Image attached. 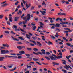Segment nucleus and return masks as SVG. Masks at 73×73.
I'll use <instances>...</instances> for the list:
<instances>
[{"label":"nucleus","instance_id":"obj_1","mask_svg":"<svg viewBox=\"0 0 73 73\" xmlns=\"http://www.w3.org/2000/svg\"><path fill=\"white\" fill-rule=\"evenodd\" d=\"M9 53V51L7 50H1V53L2 54H5V53Z\"/></svg>","mask_w":73,"mask_h":73},{"label":"nucleus","instance_id":"obj_2","mask_svg":"<svg viewBox=\"0 0 73 73\" xmlns=\"http://www.w3.org/2000/svg\"><path fill=\"white\" fill-rule=\"evenodd\" d=\"M66 67L64 66V68H65V69H66L67 70H69L68 69H69V68L70 69H73L72 68V67H70V66L69 65H68V66L67 65H66Z\"/></svg>","mask_w":73,"mask_h":73},{"label":"nucleus","instance_id":"obj_3","mask_svg":"<svg viewBox=\"0 0 73 73\" xmlns=\"http://www.w3.org/2000/svg\"><path fill=\"white\" fill-rule=\"evenodd\" d=\"M33 53L34 54H35V55H37L38 56V55H39V54H41V55H42V54L40 52H38L37 53H36L35 52H33Z\"/></svg>","mask_w":73,"mask_h":73},{"label":"nucleus","instance_id":"obj_4","mask_svg":"<svg viewBox=\"0 0 73 73\" xmlns=\"http://www.w3.org/2000/svg\"><path fill=\"white\" fill-rule=\"evenodd\" d=\"M52 64L54 65H53V66H55V65H57L58 66L60 65V64H59V63H57L56 62H52Z\"/></svg>","mask_w":73,"mask_h":73},{"label":"nucleus","instance_id":"obj_5","mask_svg":"<svg viewBox=\"0 0 73 73\" xmlns=\"http://www.w3.org/2000/svg\"><path fill=\"white\" fill-rule=\"evenodd\" d=\"M27 16L28 17L27 18V20H28V21H29V20H30V19H31V15L28 14Z\"/></svg>","mask_w":73,"mask_h":73},{"label":"nucleus","instance_id":"obj_6","mask_svg":"<svg viewBox=\"0 0 73 73\" xmlns=\"http://www.w3.org/2000/svg\"><path fill=\"white\" fill-rule=\"evenodd\" d=\"M31 3L29 4V5H28L27 3L26 4V9H27V8H28L29 7H31Z\"/></svg>","mask_w":73,"mask_h":73},{"label":"nucleus","instance_id":"obj_7","mask_svg":"<svg viewBox=\"0 0 73 73\" xmlns=\"http://www.w3.org/2000/svg\"><path fill=\"white\" fill-rule=\"evenodd\" d=\"M52 56H54V60H55V61H57V56L53 54H52Z\"/></svg>","mask_w":73,"mask_h":73},{"label":"nucleus","instance_id":"obj_8","mask_svg":"<svg viewBox=\"0 0 73 73\" xmlns=\"http://www.w3.org/2000/svg\"><path fill=\"white\" fill-rule=\"evenodd\" d=\"M58 15H63L64 16H66V14L65 13H62L61 12H60L58 13Z\"/></svg>","mask_w":73,"mask_h":73},{"label":"nucleus","instance_id":"obj_9","mask_svg":"<svg viewBox=\"0 0 73 73\" xmlns=\"http://www.w3.org/2000/svg\"><path fill=\"white\" fill-rule=\"evenodd\" d=\"M11 37L13 40H15V41H19V40L18 39H16V38H15L14 37L12 36Z\"/></svg>","mask_w":73,"mask_h":73},{"label":"nucleus","instance_id":"obj_10","mask_svg":"<svg viewBox=\"0 0 73 73\" xmlns=\"http://www.w3.org/2000/svg\"><path fill=\"white\" fill-rule=\"evenodd\" d=\"M20 54H25V52L24 51H20L19 52Z\"/></svg>","mask_w":73,"mask_h":73},{"label":"nucleus","instance_id":"obj_11","mask_svg":"<svg viewBox=\"0 0 73 73\" xmlns=\"http://www.w3.org/2000/svg\"><path fill=\"white\" fill-rule=\"evenodd\" d=\"M61 25L60 24L58 23H56V24L55 27H57V28H59L60 26H61Z\"/></svg>","mask_w":73,"mask_h":73},{"label":"nucleus","instance_id":"obj_12","mask_svg":"<svg viewBox=\"0 0 73 73\" xmlns=\"http://www.w3.org/2000/svg\"><path fill=\"white\" fill-rule=\"evenodd\" d=\"M49 57H50V58L51 60L52 61H53L54 60V57L53 56H49Z\"/></svg>","mask_w":73,"mask_h":73},{"label":"nucleus","instance_id":"obj_13","mask_svg":"<svg viewBox=\"0 0 73 73\" xmlns=\"http://www.w3.org/2000/svg\"><path fill=\"white\" fill-rule=\"evenodd\" d=\"M37 43V45H39V46H42V44H41V43H40L39 42H36Z\"/></svg>","mask_w":73,"mask_h":73},{"label":"nucleus","instance_id":"obj_14","mask_svg":"<svg viewBox=\"0 0 73 73\" xmlns=\"http://www.w3.org/2000/svg\"><path fill=\"white\" fill-rule=\"evenodd\" d=\"M19 12H18L17 13L18 15H21L22 14V11L21 10H19Z\"/></svg>","mask_w":73,"mask_h":73},{"label":"nucleus","instance_id":"obj_15","mask_svg":"<svg viewBox=\"0 0 73 73\" xmlns=\"http://www.w3.org/2000/svg\"><path fill=\"white\" fill-rule=\"evenodd\" d=\"M27 21H28V20H27V19L25 21H23V22H22V24H26V23H27Z\"/></svg>","mask_w":73,"mask_h":73},{"label":"nucleus","instance_id":"obj_16","mask_svg":"<svg viewBox=\"0 0 73 73\" xmlns=\"http://www.w3.org/2000/svg\"><path fill=\"white\" fill-rule=\"evenodd\" d=\"M9 21L11 23L12 22V17H9Z\"/></svg>","mask_w":73,"mask_h":73},{"label":"nucleus","instance_id":"obj_17","mask_svg":"<svg viewBox=\"0 0 73 73\" xmlns=\"http://www.w3.org/2000/svg\"><path fill=\"white\" fill-rule=\"evenodd\" d=\"M33 50L35 52H37V51H38V49L36 48H33Z\"/></svg>","mask_w":73,"mask_h":73},{"label":"nucleus","instance_id":"obj_18","mask_svg":"<svg viewBox=\"0 0 73 73\" xmlns=\"http://www.w3.org/2000/svg\"><path fill=\"white\" fill-rule=\"evenodd\" d=\"M21 40H24V39L22 37H18Z\"/></svg>","mask_w":73,"mask_h":73},{"label":"nucleus","instance_id":"obj_19","mask_svg":"<svg viewBox=\"0 0 73 73\" xmlns=\"http://www.w3.org/2000/svg\"><path fill=\"white\" fill-rule=\"evenodd\" d=\"M3 59H4V57H0V61H4Z\"/></svg>","mask_w":73,"mask_h":73},{"label":"nucleus","instance_id":"obj_20","mask_svg":"<svg viewBox=\"0 0 73 73\" xmlns=\"http://www.w3.org/2000/svg\"><path fill=\"white\" fill-rule=\"evenodd\" d=\"M62 61H64V62H63V64H64V65H66V62L65 60H62Z\"/></svg>","mask_w":73,"mask_h":73},{"label":"nucleus","instance_id":"obj_21","mask_svg":"<svg viewBox=\"0 0 73 73\" xmlns=\"http://www.w3.org/2000/svg\"><path fill=\"white\" fill-rule=\"evenodd\" d=\"M12 28L13 29H14V28H15V29H17V26L14 25L12 27Z\"/></svg>","mask_w":73,"mask_h":73},{"label":"nucleus","instance_id":"obj_22","mask_svg":"<svg viewBox=\"0 0 73 73\" xmlns=\"http://www.w3.org/2000/svg\"><path fill=\"white\" fill-rule=\"evenodd\" d=\"M17 49H19V50H21V46H17Z\"/></svg>","mask_w":73,"mask_h":73},{"label":"nucleus","instance_id":"obj_23","mask_svg":"<svg viewBox=\"0 0 73 73\" xmlns=\"http://www.w3.org/2000/svg\"><path fill=\"white\" fill-rule=\"evenodd\" d=\"M4 17V15L1 14L0 15V19H1Z\"/></svg>","mask_w":73,"mask_h":73},{"label":"nucleus","instance_id":"obj_24","mask_svg":"<svg viewBox=\"0 0 73 73\" xmlns=\"http://www.w3.org/2000/svg\"><path fill=\"white\" fill-rule=\"evenodd\" d=\"M36 26H35L33 27V31H35V30H36Z\"/></svg>","mask_w":73,"mask_h":73},{"label":"nucleus","instance_id":"obj_25","mask_svg":"<svg viewBox=\"0 0 73 73\" xmlns=\"http://www.w3.org/2000/svg\"><path fill=\"white\" fill-rule=\"evenodd\" d=\"M35 37L36 38H35V37H33L32 38L33 39V40H36L37 38L36 37Z\"/></svg>","mask_w":73,"mask_h":73},{"label":"nucleus","instance_id":"obj_26","mask_svg":"<svg viewBox=\"0 0 73 73\" xmlns=\"http://www.w3.org/2000/svg\"><path fill=\"white\" fill-rule=\"evenodd\" d=\"M45 58H46L47 59V60H50V58H49V57L45 56Z\"/></svg>","mask_w":73,"mask_h":73},{"label":"nucleus","instance_id":"obj_27","mask_svg":"<svg viewBox=\"0 0 73 73\" xmlns=\"http://www.w3.org/2000/svg\"><path fill=\"white\" fill-rule=\"evenodd\" d=\"M62 71H63V73H67V72H66V70H65V69H62Z\"/></svg>","mask_w":73,"mask_h":73},{"label":"nucleus","instance_id":"obj_28","mask_svg":"<svg viewBox=\"0 0 73 73\" xmlns=\"http://www.w3.org/2000/svg\"><path fill=\"white\" fill-rule=\"evenodd\" d=\"M16 69V67H15L14 69L11 70L10 72H12V71H14V70H15Z\"/></svg>","mask_w":73,"mask_h":73},{"label":"nucleus","instance_id":"obj_29","mask_svg":"<svg viewBox=\"0 0 73 73\" xmlns=\"http://www.w3.org/2000/svg\"><path fill=\"white\" fill-rule=\"evenodd\" d=\"M7 5H8V4L7 3H5V4H3L2 5V7H5V6H7Z\"/></svg>","mask_w":73,"mask_h":73},{"label":"nucleus","instance_id":"obj_30","mask_svg":"<svg viewBox=\"0 0 73 73\" xmlns=\"http://www.w3.org/2000/svg\"><path fill=\"white\" fill-rule=\"evenodd\" d=\"M33 61H38V59H36L35 58H33Z\"/></svg>","mask_w":73,"mask_h":73},{"label":"nucleus","instance_id":"obj_31","mask_svg":"<svg viewBox=\"0 0 73 73\" xmlns=\"http://www.w3.org/2000/svg\"><path fill=\"white\" fill-rule=\"evenodd\" d=\"M66 45H67V46H71V44L70 43H66Z\"/></svg>","mask_w":73,"mask_h":73},{"label":"nucleus","instance_id":"obj_32","mask_svg":"<svg viewBox=\"0 0 73 73\" xmlns=\"http://www.w3.org/2000/svg\"><path fill=\"white\" fill-rule=\"evenodd\" d=\"M50 44H51V45H53V44L52 43V42H50V41H49L48 42V45H50Z\"/></svg>","mask_w":73,"mask_h":73},{"label":"nucleus","instance_id":"obj_33","mask_svg":"<svg viewBox=\"0 0 73 73\" xmlns=\"http://www.w3.org/2000/svg\"><path fill=\"white\" fill-rule=\"evenodd\" d=\"M5 33H7V34H9V31H5Z\"/></svg>","mask_w":73,"mask_h":73},{"label":"nucleus","instance_id":"obj_34","mask_svg":"<svg viewBox=\"0 0 73 73\" xmlns=\"http://www.w3.org/2000/svg\"><path fill=\"white\" fill-rule=\"evenodd\" d=\"M27 49L28 50H30V51L32 50V48H27Z\"/></svg>","mask_w":73,"mask_h":73},{"label":"nucleus","instance_id":"obj_35","mask_svg":"<svg viewBox=\"0 0 73 73\" xmlns=\"http://www.w3.org/2000/svg\"><path fill=\"white\" fill-rule=\"evenodd\" d=\"M70 6H71V5L68 6L67 7V8H68V9H70V8H72V7Z\"/></svg>","mask_w":73,"mask_h":73},{"label":"nucleus","instance_id":"obj_36","mask_svg":"<svg viewBox=\"0 0 73 73\" xmlns=\"http://www.w3.org/2000/svg\"><path fill=\"white\" fill-rule=\"evenodd\" d=\"M53 25H54V26H52L51 27V28L52 29H54L55 28V27H54V26H55V24H53Z\"/></svg>","mask_w":73,"mask_h":73},{"label":"nucleus","instance_id":"obj_37","mask_svg":"<svg viewBox=\"0 0 73 73\" xmlns=\"http://www.w3.org/2000/svg\"><path fill=\"white\" fill-rule=\"evenodd\" d=\"M36 62V63H37V64H38L39 65H42V64L40 63V62Z\"/></svg>","mask_w":73,"mask_h":73},{"label":"nucleus","instance_id":"obj_38","mask_svg":"<svg viewBox=\"0 0 73 73\" xmlns=\"http://www.w3.org/2000/svg\"><path fill=\"white\" fill-rule=\"evenodd\" d=\"M0 48V50H2V49H5V48L3 47H1Z\"/></svg>","mask_w":73,"mask_h":73},{"label":"nucleus","instance_id":"obj_39","mask_svg":"<svg viewBox=\"0 0 73 73\" xmlns=\"http://www.w3.org/2000/svg\"><path fill=\"white\" fill-rule=\"evenodd\" d=\"M69 19L70 20H73V18L72 17H69Z\"/></svg>","mask_w":73,"mask_h":73},{"label":"nucleus","instance_id":"obj_40","mask_svg":"<svg viewBox=\"0 0 73 73\" xmlns=\"http://www.w3.org/2000/svg\"><path fill=\"white\" fill-rule=\"evenodd\" d=\"M22 22L21 21H19L18 23L19 25H21V24H22Z\"/></svg>","mask_w":73,"mask_h":73},{"label":"nucleus","instance_id":"obj_41","mask_svg":"<svg viewBox=\"0 0 73 73\" xmlns=\"http://www.w3.org/2000/svg\"><path fill=\"white\" fill-rule=\"evenodd\" d=\"M25 56L27 57H30V55L29 54H25Z\"/></svg>","mask_w":73,"mask_h":73},{"label":"nucleus","instance_id":"obj_42","mask_svg":"<svg viewBox=\"0 0 73 73\" xmlns=\"http://www.w3.org/2000/svg\"><path fill=\"white\" fill-rule=\"evenodd\" d=\"M34 8H35V7H33V6L31 7V11H32V10H33V9Z\"/></svg>","mask_w":73,"mask_h":73},{"label":"nucleus","instance_id":"obj_43","mask_svg":"<svg viewBox=\"0 0 73 73\" xmlns=\"http://www.w3.org/2000/svg\"><path fill=\"white\" fill-rule=\"evenodd\" d=\"M7 23L8 25H11V22L10 21H7Z\"/></svg>","mask_w":73,"mask_h":73},{"label":"nucleus","instance_id":"obj_44","mask_svg":"<svg viewBox=\"0 0 73 73\" xmlns=\"http://www.w3.org/2000/svg\"><path fill=\"white\" fill-rule=\"evenodd\" d=\"M65 22H62L60 23V24H61V25H64V24H65Z\"/></svg>","mask_w":73,"mask_h":73},{"label":"nucleus","instance_id":"obj_45","mask_svg":"<svg viewBox=\"0 0 73 73\" xmlns=\"http://www.w3.org/2000/svg\"><path fill=\"white\" fill-rule=\"evenodd\" d=\"M46 54L47 55H49V54H50V53L48 52H46Z\"/></svg>","mask_w":73,"mask_h":73},{"label":"nucleus","instance_id":"obj_46","mask_svg":"<svg viewBox=\"0 0 73 73\" xmlns=\"http://www.w3.org/2000/svg\"><path fill=\"white\" fill-rule=\"evenodd\" d=\"M36 70H37V68H34L33 69V71H35Z\"/></svg>","mask_w":73,"mask_h":73},{"label":"nucleus","instance_id":"obj_47","mask_svg":"<svg viewBox=\"0 0 73 73\" xmlns=\"http://www.w3.org/2000/svg\"><path fill=\"white\" fill-rule=\"evenodd\" d=\"M62 3H66V1L62 0Z\"/></svg>","mask_w":73,"mask_h":73},{"label":"nucleus","instance_id":"obj_48","mask_svg":"<svg viewBox=\"0 0 73 73\" xmlns=\"http://www.w3.org/2000/svg\"><path fill=\"white\" fill-rule=\"evenodd\" d=\"M19 1H17L16 2V3H15V5H17L18 4H19Z\"/></svg>","mask_w":73,"mask_h":73},{"label":"nucleus","instance_id":"obj_49","mask_svg":"<svg viewBox=\"0 0 73 73\" xmlns=\"http://www.w3.org/2000/svg\"><path fill=\"white\" fill-rule=\"evenodd\" d=\"M51 38H52V39H56L55 37L54 36H51Z\"/></svg>","mask_w":73,"mask_h":73},{"label":"nucleus","instance_id":"obj_50","mask_svg":"<svg viewBox=\"0 0 73 73\" xmlns=\"http://www.w3.org/2000/svg\"><path fill=\"white\" fill-rule=\"evenodd\" d=\"M40 24V25H44V24L42 23V22H40L39 23Z\"/></svg>","mask_w":73,"mask_h":73},{"label":"nucleus","instance_id":"obj_51","mask_svg":"<svg viewBox=\"0 0 73 73\" xmlns=\"http://www.w3.org/2000/svg\"><path fill=\"white\" fill-rule=\"evenodd\" d=\"M11 33L12 34V35H16V33H14L13 31H11Z\"/></svg>","mask_w":73,"mask_h":73},{"label":"nucleus","instance_id":"obj_52","mask_svg":"<svg viewBox=\"0 0 73 73\" xmlns=\"http://www.w3.org/2000/svg\"><path fill=\"white\" fill-rule=\"evenodd\" d=\"M32 42H33L34 44H35V45H36V44H37V43L35 41H32Z\"/></svg>","mask_w":73,"mask_h":73},{"label":"nucleus","instance_id":"obj_53","mask_svg":"<svg viewBox=\"0 0 73 73\" xmlns=\"http://www.w3.org/2000/svg\"><path fill=\"white\" fill-rule=\"evenodd\" d=\"M22 1L24 4H25V3H26V2H25V1H24V0H22Z\"/></svg>","mask_w":73,"mask_h":73},{"label":"nucleus","instance_id":"obj_54","mask_svg":"<svg viewBox=\"0 0 73 73\" xmlns=\"http://www.w3.org/2000/svg\"><path fill=\"white\" fill-rule=\"evenodd\" d=\"M18 59H20V58H22V56H19L17 58Z\"/></svg>","mask_w":73,"mask_h":73},{"label":"nucleus","instance_id":"obj_55","mask_svg":"<svg viewBox=\"0 0 73 73\" xmlns=\"http://www.w3.org/2000/svg\"><path fill=\"white\" fill-rule=\"evenodd\" d=\"M25 15V14H23L21 16V18L22 19L23 18V17H24V16Z\"/></svg>","mask_w":73,"mask_h":73},{"label":"nucleus","instance_id":"obj_56","mask_svg":"<svg viewBox=\"0 0 73 73\" xmlns=\"http://www.w3.org/2000/svg\"><path fill=\"white\" fill-rule=\"evenodd\" d=\"M56 21H58L60 20V18H58L56 19Z\"/></svg>","mask_w":73,"mask_h":73},{"label":"nucleus","instance_id":"obj_57","mask_svg":"<svg viewBox=\"0 0 73 73\" xmlns=\"http://www.w3.org/2000/svg\"><path fill=\"white\" fill-rule=\"evenodd\" d=\"M13 57L15 59L17 58V56H13Z\"/></svg>","mask_w":73,"mask_h":73},{"label":"nucleus","instance_id":"obj_58","mask_svg":"<svg viewBox=\"0 0 73 73\" xmlns=\"http://www.w3.org/2000/svg\"><path fill=\"white\" fill-rule=\"evenodd\" d=\"M48 73H52V72L49 70H48Z\"/></svg>","mask_w":73,"mask_h":73},{"label":"nucleus","instance_id":"obj_59","mask_svg":"<svg viewBox=\"0 0 73 73\" xmlns=\"http://www.w3.org/2000/svg\"><path fill=\"white\" fill-rule=\"evenodd\" d=\"M21 6L22 7H24V5L23 4V2H21Z\"/></svg>","mask_w":73,"mask_h":73},{"label":"nucleus","instance_id":"obj_60","mask_svg":"<svg viewBox=\"0 0 73 73\" xmlns=\"http://www.w3.org/2000/svg\"><path fill=\"white\" fill-rule=\"evenodd\" d=\"M45 52H42V54H46V53Z\"/></svg>","mask_w":73,"mask_h":73},{"label":"nucleus","instance_id":"obj_61","mask_svg":"<svg viewBox=\"0 0 73 73\" xmlns=\"http://www.w3.org/2000/svg\"><path fill=\"white\" fill-rule=\"evenodd\" d=\"M3 37V35H1L0 36V38H2Z\"/></svg>","mask_w":73,"mask_h":73},{"label":"nucleus","instance_id":"obj_62","mask_svg":"<svg viewBox=\"0 0 73 73\" xmlns=\"http://www.w3.org/2000/svg\"><path fill=\"white\" fill-rule=\"evenodd\" d=\"M39 71H40V72H42V69H39Z\"/></svg>","mask_w":73,"mask_h":73},{"label":"nucleus","instance_id":"obj_63","mask_svg":"<svg viewBox=\"0 0 73 73\" xmlns=\"http://www.w3.org/2000/svg\"><path fill=\"white\" fill-rule=\"evenodd\" d=\"M17 56H21V54H17Z\"/></svg>","mask_w":73,"mask_h":73},{"label":"nucleus","instance_id":"obj_64","mask_svg":"<svg viewBox=\"0 0 73 73\" xmlns=\"http://www.w3.org/2000/svg\"><path fill=\"white\" fill-rule=\"evenodd\" d=\"M27 19V18L26 17H24L23 18V20H25V19Z\"/></svg>","mask_w":73,"mask_h":73}]
</instances>
